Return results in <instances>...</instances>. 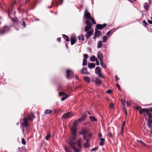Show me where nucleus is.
<instances>
[{
    "mask_svg": "<svg viewBox=\"0 0 152 152\" xmlns=\"http://www.w3.org/2000/svg\"><path fill=\"white\" fill-rule=\"evenodd\" d=\"M108 134V136L110 137L111 138H113V135H112V133H111V132H109V133Z\"/></svg>",
    "mask_w": 152,
    "mask_h": 152,
    "instance_id": "a18cd8bd",
    "label": "nucleus"
},
{
    "mask_svg": "<svg viewBox=\"0 0 152 152\" xmlns=\"http://www.w3.org/2000/svg\"><path fill=\"white\" fill-rule=\"evenodd\" d=\"M64 149L66 152H72L70 148L68 147L65 146Z\"/></svg>",
    "mask_w": 152,
    "mask_h": 152,
    "instance_id": "5701e85b",
    "label": "nucleus"
},
{
    "mask_svg": "<svg viewBox=\"0 0 152 152\" xmlns=\"http://www.w3.org/2000/svg\"><path fill=\"white\" fill-rule=\"evenodd\" d=\"M107 35H110L111 34V32L110 31H108L107 33Z\"/></svg>",
    "mask_w": 152,
    "mask_h": 152,
    "instance_id": "603ef678",
    "label": "nucleus"
},
{
    "mask_svg": "<svg viewBox=\"0 0 152 152\" xmlns=\"http://www.w3.org/2000/svg\"><path fill=\"white\" fill-rule=\"evenodd\" d=\"M95 66V65L94 63H89L88 65V67L91 69L94 68Z\"/></svg>",
    "mask_w": 152,
    "mask_h": 152,
    "instance_id": "aec40b11",
    "label": "nucleus"
},
{
    "mask_svg": "<svg viewBox=\"0 0 152 152\" xmlns=\"http://www.w3.org/2000/svg\"><path fill=\"white\" fill-rule=\"evenodd\" d=\"M51 4H54L55 6H58V4L57 1H56L55 2H53V1L51 2Z\"/></svg>",
    "mask_w": 152,
    "mask_h": 152,
    "instance_id": "c9c22d12",
    "label": "nucleus"
},
{
    "mask_svg": "<svg viewBox=\"0 0 152 152\" xmlns=\"http://www.w3.org/2000/svg\"><path fill=\"white\" fill-rule=\"evenodd\" d=\"M57 41L58 42H60L61 41V38L58 37L57 39Z\"/></svg>",
    "mask_w": 152,
    "mask_h": 152,
    "instance_id": "680f3d73",
    "label": "nucleus"
},
{
    "mask_svg": "<svg viewBox=\"0 0 152 152\" xmlns=\"http://www.w3.org/2000/svg\"><path fill=\"white\" fill-rule=\"evenodd\" d=\"M97 56L100 61H103V57L102 54L100 52H98Z\"/></svg>",
    "mask_w": 152,
    "mask_h": 152,
    "instance_id": "f8f14e48",
    "label": "nucleus"
},
{
    "mask_svg": "<svg viewBox=\"0 0 152 152\" xmlns=\"http://www.w3.org/2000/svg\"><path fill=\"white\" fill-rule=\"evenodd\" d=\"M112 92L111 90H109L107 91V93L108 94H110Z\"/></svg>",
    "mask_w": 152,
    "mask_h": 152,
    "instance_id": "864d4df0",
    "label": "nucleus"
},
{
    "mask_svg": "<svg viewBox=\"0 0 152 152\" xmlns=\"http://www.w3.org/2000/svg\"><path fill=\"white\" fill-rule=\"evenodd\" d=\"M35 117L33 115H32L31 116H29L28 117V119L29 120H32L34 118H35Z\"/></svg>",
    "mask_w": 152,
    "mask_h": 152,
    "instance_id": "473e14b6",
    "label": "nucleus"
},
{
    "mask_svg": "<svg viewBox=\"0 0 152 152\" xmlns=\"http://www.w3.org/2000/svg\"><path fill=\"white\" fill-rule=\"evenodd\" d=\"M148 110L146 109H141L140 110L139 113L140 114H142L143 113H146Z\"/></svg>",
    "mask_w": 152,
    "mask_h": 152,
    "instance_id": "6ab92c4d",
    "label": "nucleus"
},
{
    "mask_svg": "<svg viewBox=\"0 0 152 152\" xmlns=\"http://www.w3.org/2000/svg\"><path fill=\"white\" fill-rule=\"evenodd\" d=\"M84 78L85 81H87L88 83L90 82L89 79L88 77L87 76L85 77H84Z\"/></svg>",
    "mask_w": 152,
    "mask_h": 152,
    "instance_id": "72a5a7b5",
    "label": "nucleus"
},
{
    "mask_svg": "<svg viewBox=\"0 0 152 152\" xmlns=\"http://www.w3.org/2000/svg\"><path fill=\"white\" fill-rule=\"evenodd\" d=\"M52 111L51 110L46 109L45 110L44 113L45 114H50L51 113Z\"/></svg>",
    "mask_w": 152,
    "mask_h": 152,
    "instance_id": "b1692460",
    "label": "nucleus"
},
{
    "mask_svg": "<svg viewBox=\"0 0 152 152\" xmlns=\"http://www.w3.org/2000/svg\"><path fill=\"white\" fill-rule=\"evenodd\" d=\"M78 39L80 40H82L83 41L84 40V37L83 35H81L78 37Z\"/></svg>",
    "mask_w": 152,
    "mask_h": 152,
    "instance_id": "a878e982",
    "label": "nucleus"
},
{
    "mask_svg": "<svg viewBox=\"0 0 152 152\" xmlns=\"http://www.w3.org/2000/svg\"><path fill=\"white\" fill-rule=\"evenodd\" d=\"M86 115L85 114V115H83L80 118H79L78 120V121L79 122H81L82 121H83V120L86 119Z\"/></svg>",
    "mask_w": 152,
    "mask_h": 152,
    "instance_id": "dca6fc26",
    "label": "nucleus"
},
{
    "mask_svg": "<svg viewBox=\"0 0 152 152\" xmlns=\"http://www.w3.org/2000/svg\"><path fill=\"white\" fill-rule=\"evenodd\" d=\"M22 143L23 145H25L26 144V141L23 138H22Z\"/></svg>",
    "mask_w": 152,
    "mask_h": 152,
    "instance_id": "a19ab883",
    "label": "nucleus"
},
{
    "mask_svg": "<svg viewBox=\"0 0 152 152\" xmlns=\"http://www.w3.org/2000/svg\"><path fill=\"white\" fill-rule=\"evenodd\" d=\"M100 62L101 65L103 67H105V66L104 65V64L103 62V61H100Z\"/></svg>",
    "mask_w": 152,
    "mask_h": 152,
    "instance_id": "4c0bfd02",
    "label": "nucleus"
},
{
    "mask_svg": "<svg viewBox=\"0 0 152 152\" xmlns=\"http://www.w3.org/2000/svg\"><path fill=\"white\" fill-rule=\"evenodd\" d=\"M148 23L150 24H152V21L150 20H148Z\"/></svg>",
    "mask_w": 152,
    "mask_h": 152,
    "instance_id": "6e6d98bb",
    "label": "nucleus"
},
{
    "mask_svg": "<svg viewBox=\"0 0 152 152\" xmlns=\"http://www.w3.org/2000/svg\"><path fill=\"white\" fill-rule=\"evenodd\" d=\"M18 150L20 151V152H25L26 149L25 146H23L22 148H18Z\"/></svg>",
    "mask_w": 152,
    "mask_h": 152,
    "instance_id": "f3484780",
    "label": "nucleus"
},
{
    "mask_svg": "<svg viewBox=\"0 0 152 152\" xmlns=\"http://www.w3.org/2000/svg\"><path fill=\"white\" fill-rule=\"evenodd\" d=\"M95 32L94 37V39H95L96 37H99L102 34V32L99 31L95 30Z\"/></svg>",
    "mask_w": 152,
    "mask_h": 152,
    "instance_id": "0eeeda50",
    "label": "nucleus"
},
{
    "mask_svg": "<svg viewBox=\"0 0 152 152\" xmlns=\"http://www.w3.org/2000/svg\"><path fill=\"white\" fill-rule=\"evenodd\" d=\"M86 131L85 130L83 129V130L80 132L79 133L80 135L83 134V136L84 135H86Z\"/></svg>",
    "mask_w": 152,
    "mask_h": 152,
    "instance_id": "cd10ccee",
    "label": "nucleus"
},
{
    "mask_svg": "<svg viewBox=\"0 0 152 152\" xmlns=\"http://www.w3.org/2000/svg\"><path fill=\"white\" fill-rule=\"evenodd\" d=\"M67 72V75H66V77L67 79L69 78V74H72L73 72L72 71L69 69H67L66 71Z\"/></svg>",
    "mask_w": 152,
    "mask_h": 152,
    "instance_id": "4468645a",
    "label": "nucleus"
},
{
    "mask_svg": "<svg viewBox=\"0 0 152 152\" xmlns=\"http://www.w3.org/2000/svg\"><path fill=\"white\" fill-rule=\"evenodd\" d=\"M107 39V37L106 36H104L103 37V42H106Z\"/></svg>",
    "mask_w": 152,
    "mask_h": 152,
    "instance_id": "f704fd0d",
    "label": "nucleus"
},
{
    "mask_svg": "<svg viewBox=\"0 0 152 152\" xmlns=\"http://www.w3.org/2000/svg\"><path fill=\"white\" fill-rule=\"evenodd\" d=\"M149 7V5L147 3H145L144 4V8L145 10H148Z\"/></svg>",
    "mask_w": 152,
    "mask_h": 152,
    "instance_id": "412c9836",
    "label": "nucleus"
},
{
    "mask_svg": "<svg viewBox=\"0 0 152 152\" xmlns=\"http://www.w3.org/2000/svg\"><path fill=\"white\" fill-rule=\"evenodd\" d=\"M147 125H148V127L149 128H151V124H147Z\"/></svg>",
    "mask_w": 152,
    "mask_h": 152,
    "instance_id": "13d9d810",
    "label": "nucleus"
},
{
    "mask_svg": "<svg viewBox=\"0 0 152 152\" xmlns=\"http://www.w3.org/2000/svg\"><path fill=\"white\" fill-rule=\"evenodd\" d=\"M83 58H85V59H86V60H87V59L88 57V55L87 54H83Z\"/></svg>",
    "mask_w": 152,
    "mask_h": 152,
    "instance_id": "ea45409f",
    "label": "nucleus"
},
{
    "mask_svg": "<svg viewBox=\"0 0 152 152\" xmlns=\"http://www.w3.org/2000/svg\"><path fill=\"white\" fill-rule=\"evenodd\" d=\"M143 23L145 24V26H146L148 24L147 23L145 20L143 21Z\"/></svg>",
    "mask_w": 152,
    "mask_h": 152,
    "instance_id": "5fc2aeb1",
    "label": "nucleus"
},
{
    "mask_svg": "<svg viewBox=\"0 0 152 152\" xmlns=\"http://www.w3.org/2000/svg\"><path fill=\"white\" fill-rule=\"evenodd\" d=\"M87 64V61L86 59H85V58H83V64L82 65L83 66H86Z\"/></svg>",
    "mask_w": 152,
    "mask_h": 152,
    "instance_id": "2f4dec72",
    "label": "nucleus"
},
{
    "mask_svg": "<svg viewBox=\"0 0 152 152\" xmlns=\"http://www.w3.org/2000/svg\"><path fill=\"white\" fill-rule=\"evenodd\" d=\"M12 20L13 22V23L14 24V26L15 28L17 30H18L19 29L16 28L17 26L18 25V20L17 18H13L12 19Z\"/></svg>",
    "mask_w": 152,
    "mask_h": 152,
    "instance_id": "6e6552de",
    "label": "nucleus"
},
{
    "mask_svg": "<svg viewBox=\"0 0 152 152\" xmlns=\"http://www.w3.org/2000/svg\"><path fill=\"white\" fill-rule=\"evenodd\" d=\"M95 83L98 85H99L101 83V80L97 78H96L95 80Z\"/></svg>",
    "mask_w": 152,
    "mask_h": 152,
    "instance_id": "393cba45",
    "label": "nucleus"
},
{
    "mask_svg": "<svg viewBox=\"0 0 152 152\" xmlns=\"http://www.w3.org/2000/svg\"><path fill=\"white\" fill-rule=\"evenodd\" d=\"M73 115L71 112H69L64 114L62 116L63 119H66L70 118Z\"/></svg>",
    "mask_w": 152,
    "mask_h": 152,
    "instance_id": "20e7f679",
    "label": "nucleus"
},
{
    "mask_svg": "<svg viewBox=\"0 0 152 152\" xmlns=\"http://www.w3.org/2000/svg\"><path fill=\"white\" fill-rule=\"evenodd\" d=\"M50 137V134H48L46 137H45V139L47 140H48V139Z\"/></svg>",
    "mask_w": 152,
    "mask_h": 152,
    "instance_id": "c03bdc74",
    "label": "nucleus"
},
{
    "mask_svg": "<svg viewBox=\"0 0 152 152\" xmlns=\"http://www.w3.org/2000/svg\"><path fill=\"white\" fill-rule=\"evenodd\" d=\"M115 77L116 80L117 81L119 80V79L118 78L117 76L116 75L115 76Z\"/></svg>",
    "mask_w": 152,
    "mask_h": 152,
    "instance_id": "4d7b16f0",
    "label": "nucleus"
},
{
    "mask_svg": "<svg viewBox=\"0 0 152 152\" xmlns=\"http://www.w3.org/2000/svg\"><path fill=\"white\" fill-rule=\"evenodd\" d=\"M91 136V134H86V135H84L83 137L88 142H89Z\"/></svg>",
    "mask_w": 152,
    "mask_h": 152,
    "instance_id": "9d476101",
    "label": "nucleus"
},
{
    "mask_svg": "<svg viewBox=\"0 0 152 152\" xmlns=\"http://www.w3.org/2000/svg\"><path fill=\"white\" fill-rule=\"evenodd\" d=\"M62 36L66 41L68 42L69 41V38L65 34H63Z\"/></svg>",
    "mask_w": 152,
    "mask_h": 152,
    "instance_id": "bb28decb",
    "label": "nucleus"
},
{
    "mask_svg": "<svg viewBox=\"0 0 152 152\" xmlns=\"http://www.w3.org/2000/svg\"><path fill=\"white\" fill-rule=\"evenodd\" d=\"M10 29L9 27L6 26H4L3 28L1 30L0 32V34H2L5 32L8 31L10 30Z\"/></svg>",
    "mask_w": 152,
    "mask_h": 152,
    "instance_id": "423d86ee",
    "label": "nucleus"
},
{
    "mask_svg": "<svg viewBox=\"0 0 152 152\" xmlns=\"http://www.w3.org/2000/svg\"><path fill=\"white\" fill-rule=\"evenodd\" d=\"M146 114H147L148 116V118H151L152 117V115L151 113L149 111V110L148 109V110L146 113Z\"/></svg>",
    "mask_w": 152,
    "mask_h": 152,
    "instance_id": "a211bd4d",
    "label": "nucleus"
},
{
    "mask_svg": "<svg viewBox=\"0 0 152 152\" xmlns=\"http://www.w3.org/2000/svg\"><path fill=\"white\" fill-rule=\"evenodd\" d=\"M23 27L24 28L25 27H26L25 23L24 21H23Z\"/></svg>",
    "mask_w": 152,
    "mask_h": 152,
    "instance_id": "bf43d9fd",
    "label": "nucleus"
},
{
    "mask_svg": "<svg viewBox=\"0 0 152 152\" xmlns=\"http://www.w3.org/2000/svg\"><path fill=\"white\" fill-rule=\"evenodd\" d=\"M102 42L101 41H99L97 44V48H100L102 47Z\"/></svg>",
    "mask_w": 152,
    "mask_h": 152,
    "instance_id": "c756f323",
    "label": "nucleus"
},
{
    "mask_svg": "<svg viewBox=\"0 0 152 152\" xmlns=\"http://www.w3.org/2000/svg\"><path fill=\"white\" fill-rule=\"evenodd\" d=\"M98 148V147H96L95 148H92V149H91V151H95L96 150H97Z\"/></svg>",
    "mask_w": 152,
    "mask_h": 152,
    "instance_id": "49530a36",
    "label": "nucleus"
},
{
    "mask_svg": "<svg viewBox=\"0 0 152 152\" xmlns=\"http://www.w3.org/2000/svg\"><path fill=\"white\" fill-rule=\"evenodd\" d=\"M68 95H66V96H65V97H62L61 99V101H63L65 99H66L68 98Z\"/></svg>",
    "mask_w": 152,
    "mask_h": 152,
    "instance_id": "58836bf2",
    "label": "nucleus"
},
{
    "mask_svg": "<svg viewBox=\"0 0 152 152\" xmlns=\"http://www.w3.org/2000/svg\"><path fill=\"white\" fill-rule=\"evenodd\" d=\"M59 95L60 96H66L67 95L65 93L63 92H61L59 93Z\"/></svg>",
    "mask_w": 152,
    "mask_h": 152,
    "instance_id": "e433bc0d",
    "label": "nucleus"
},
{
    "mask_svg": "<svg viewBox=\"0 0 152 152\" xmlns=\"http://www.w3.org/2000/svg\"><path fill=\"white\" fill-rule=\"evenodd\" d=\"M88 142L86 141V142L84 144V147L85 148H87L90 146V145L88 143Z\"/></svg>",
    "mask_w": 152,
    "mask_h": 152,
    "instance_id": "7c9ffc66",
    "label": "nucleus"
},
{
    "mask_svg": "<svg viewBox=\"0 0 152 152\" xmlns=\"http://www.w3.org/2000/svg\"><path fill=\"white\" fill-rule=\"evenodd\" d=\"M95 61L96 62V64L97 66H98L99 65V61L97 59H96Z\"/></svg>",
    "mask_w": 152,
    "mask_h": 152,
    "instance_id": "3c124183",
    "label": "nucleus"
},
{
    "mask_svg": "<svg viewBox=\"0 0 152 152\" xmlns=\"http://www.w3.org/2000/svg\"><path fill=\"white\" fill-rule=\"evenodd\" d=\"M84 18L87 19L86 22L87 26L85 27V30L87 34L86 37L87 39H88L93 34L94 31L91 28L92 24H96V23L94 19L91 17L90 13L88 12L87 9L84 12Z\"/></svg>",
    "mask_w": 152,
    "mask_h": 152,
    "instance_id": "f03ea898",
    "label": "nucleus"
},
{
    "mask_svg": "<svg viewBox=\"0 0 152 152\" xmlns=\"http://www.w3.org/2000/svg\"><path fill=\"white\" fill-rule=\"evenodd\" d=\"M116 85L119 89V90H121V88H120V87L119 86V85L118 84H116Z\"/></svg>",
    "mask_w": 152,
    "mask_h": 152,
    "instance_id": "052dcab7",
    "label": "nucleus"
},
{
    "mask_svg": "<svg viewBox=\"0 0 152 152\" xmlns=\"http://www.w3.org/2000/svg\"><path fill=\"white\" fill-rule=\"evenodd\" d=\"M125 122H124L123 123V125H122V128H123V126H124V125L125 124Z\"/></svg>",
    "mask_w": 152,
    "mask_h": 152,
    "instance_id": "338daca9",
    "label": "nucleus"
},
{
    "mask_svg": "<svg viewBox=\"0 0 152 152\" xmlns=\"http://www.w3.org/2000/svg\"><path fill=\"white\" fill-rule=\"evenodd\" d=\"M97 58L94 55H93L90 58V60L91 61L94 62L96 61Z\"/></svg>",
    "mask_w": 152,
    "mask_h": 152,
    "instance_id": "4be33fe9",
    "label": "nucleus"
},
{
    "mask_svg": "<svg viewBox=\"0 0 152 152\" xmlns=\"http://www.w3.org/2000/svg\"><path fill=\"white\" fill-rule=\"evenodd\" d=\"M102 136V134H100L99 135V137H101Z\"/></svg>",
    "mask_w": 152,
    "mask_h": 152,
    "instance_id": "0e129e2a",
    "label": "nucleus"
},
{
    "mask_svg": "<svg viewBox=\"0 0 152 152\" xmlns=\"http://www.w3.org/2000/svg\"><path fill=\"white\" fill-rule=\"evenodd\" d=\"M106 26L107 25L105 23H104L103 25L98 24L96 25V27L98 30H101Z\"/></svg>",
    "mask_w": 152,
    "mask_h": 152,
    "instance_id": "1a4fd4ad",
    "label": "nucleus"
},
{
    "mask_svg": "<svg viewBox=\"0 0 152 152\" xmlns=\"http://www.w3.org/2000/svg\"><path fill=\"white\" fill-rule=\"evenodd\" d=\"M23 122L22 123L21 126L23 128V133L24 134V133L25 128L27 129V127L28 124L26 121V119L25 118L23 119Z\"/></svg>",
    "mask_w": 152,
    "mask_h": 152,
    "instance_id": "7ed1b4c3",
    "label": "nucleus"
},
{
    "mask_svg": "<svg viewBox=\"0 0 152 152\" xmlns=\"http://www.w3.org/2000/svg\"><path fill=\"white\" fill-rule=\"evenodd\" d=\"M109 107L110 108H113V104L112 103H111L109 104Z\"/></svg>",
    "mask_w": 152,
    "mask_h": 152,
    "instance_id": "8fccbe9b",
    "label": "nucleus"
},
{
    "mask_svg": "<svg viewBox=\"0 0 152 152\" xmlns=\"http://www.w3.org/2000/svg\"><path fill=\"white\" fill-rule=\"evenodd\" d=\"M149 111L150 112V111H151L152 112V108H151L149 109Z\"/></svg>",
    "mask_w": 152,
    "mask_h": 152,
    "instance_id": "774afa93",
    "label": "nucleus"
},
{
    "mask_svg": "<svg viewBox=\"0 0 152 152\" xmlns=\"http://www.w3.org/2000/svg\"><path fill=\"white\" fill-rule=\"evenodd\" d=\"M81 73L84 74L88 75L89 73L87 72V69L86 67H83L81 70Z\"/></svg>",
    "mask_w": 152,
    "mask_h": 152,
    "instance_id": "ddd939ff",
    "label": "nucleus"
},
{
    "mask_svg": "<svg viewBox=\"0 0 152 152\" xmlns=\"http://www.w3.org/2000/svg\"><path fill=\"white\" fill-rule=\"evenodd\" d=\"M148 124H151L152 123V120L151 118H148Z\"/></svg>",
    "mask_w": 152,
    "mask_h": 152,
    "instance_id": "37998d69",
    "label": "nucleus"
},
{
    "mask_svg": "<svg viewBox=\"0 0 152 152\" xmlns=\"http://www.w3.org/2000/svg\"><path fill=\"white\" fill-rule=\"evenodd\" d=\"M128 1H130L131 2H133V1H136V0H128Z\"/></svg>",
    "mask_w": 152,
    "mask_h": 152,
    "instance_id": "e2e57ef3",
    "label": "nucleus"
},
{
    "mask_svg": "<svg viewBox=\"0 0 152 152\" xmlns=\"http://www.w3.org/2000/svg\"><path fill=\"white\" fill-rule=\"evenodd\" d=\"M95 73L96 74H98V75L101 77L104 78V77L102 76L101 74V70L99 67H97L95 69Z\"/></svg>",
    "mask_w": 152,
    "mask_h": 152,
    "instance_id": "39448f33",
    "label": "nucleus"
},
{
    "mask_svg": "<svg viewBox=\"0 0 152 152\" xmlns=\"http://www.w3.org/2000/svg\"><path fill=\"white\" fill-rule=\"evenodd\" d=\"M121 103L123 105H124L125 104V101L123 99H121Z\"/></svg>",
    "mask_w": 152,
    "mask_h": 152,
    "instance_id": "de8ad7c7",
    "label": "nucleus"
},
{
    "mask_svg": "<svg viewBox=\"0 0 152 152\" xmlns=\"http://www.w3.org/2000/svg\"><path fill=\"white\" fill-rule=\"evenodd\" d=\"M78 124V122L77 121H74V124L70 129L71 135L69 140L68 141V143L69 144L70 147L74 152H79L80 151V149L77 148V145L79 148L81 147V142L82 141L81 139L77 140L76 142H75L77 136L76 127Z\"/></svg>",
    "mask_w": 152,
    "mask_h": 152,
    "instance_id": "f257e3e1",
    "label": "nucleus"
},
{
    "mask_svg": "<svg viewBox=\"0 0 152 152\" xmlns=\"http://www.w3.org/2000/svg\"><path fill=\"white\" fill-rule=\"evenodd\" d=\"M131 104V103L129 101H127L126 102V105L127 106H129Z\"/></svg>",
    "mask_w": 152,
    "mask_h": 152,
    "instance_id": "09e8293b",
    "label": "nucleus"
},
{
    "mask_svg": "<svg viewBox=\"0 0 152 152\" xmlns=\"http://www.w3.org/2000/svg\"><path fill=\"white\" fill-rule=\"evenodd\" d=\"M137 141L142 145H144L145 144L144 142L141 140H137Z\"/></svg>",
    "mask_w": 152,
    "mask_h": 152,
    "instance_id": "79ce46f5",
    "label": "nucleus"
},
{
    "mask_svg": "<svg viewBox=\"0 0 152 152\" xmlns=\"http://www.w3.org/2000/svg\"><path fill=\"white\" fill-rule=\"evenodd\" d=\"M121 133H123V128H121Z\"/></svg>",
    "mask_w": 152,
    "mask_h": 152,
    "instance_id": "69168bd1",
    "label": "nucleus"
},
{
    "mask_svg": "<svg viewBox=\"0 0 152 152\" xmlns=\"http://www.w3.org/2000/svg\"><path fill=\"white\" fill-rule=\"evenodd\" d=\"M105 140L103 138H101L100 139V141L99 142V145L101 146H102L104 145Z\"/></svg>",
    "mask_w": 152,
    "mask_h": 152,
    "instance_id": "2eb2a0df",
    "label": "nucleus"
},
{
    "mask_svg": "<svg viewBox=\"0 0 152 152\" xmlns=\"http://www.w3.org/2000/svg\"><path fill=\"white\" fill-rule=\"evenodd\" d=\"M89 118L90 120L92 121H97V119L93 116H90Z\"/></svg>",
    "mask_w": 152,
    "mask_h": 152,
    "instance_id": "c85d7f7f",
    "label": "nucleus"
},
{
    "mask_svg": "<svg viewBox=\"0 0 152 152\" xmlns=\"http://www.w3.org/2000/svg\"><path fill=\"white\" fill-rule=\"evenodd\" d=\"M77 40V38L75 36H72L71 37V43L72 45L75 43Z\"/></svg>",
    "mask_w": 152,
    "mask_h": 152,
    "instance_id": "9b49d317",
    "label": "nucleus"
}]
</instances>
